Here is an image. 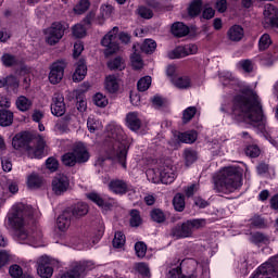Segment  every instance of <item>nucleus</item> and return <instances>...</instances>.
I'll return each mask as SVG.
<instances>
[{
    "label": "nucleus",
    "mask_w": 278,
    "mask_h": 278,
    "mask_svg": "<svg viewBox=\"0 0 278 278\" xmlns=\"http://www.w3.org/2000/svg\"><path fill=\"white\" fill-rule=\"evenodd\" d=\"M108 138L103 142L102 151L104 156L98 159L99 164L105 160L117 162L122 168H127V154L129 153V140L123 127L116 123L106 126Z\"/></svg>",
    "instance_id": "1"
},
{
    "label": "nucleus",
    "mask_w": 278,
    "mask_h": 278,
    "mask_svg": "<svg viewBox=\"0 0 278 278\" xmlns=\"http://www.w3.org/2000/svg\"><path fill=\"white\" fill-rule=\"evenodd\" d=\"M231 114L236 121H244L247 117L252 123H262L264 109L257 92L251 87H247L241 90V93L233 96Z\"/></svg>",
    "instance_id": "2"
},
{
    "label": "nucleus",
    "mask_w": 278,
    "mask_h": 278,
    "mask_svg": "<svg viewBox=\"0 0 278 278\" xmlns=\"http://www.w3.org/2000/svg\"><path fill=\"white\" fill-rule=\"evenodd\" d=\"M243 176L244 169L238 165L224 167L219 174L214 177L215 190L223 194H231L242 188Z\"/></svg>",
    "instance_id": "3"
},
{
    "label": "nucleus",
    "mask_w": 278,
    "mask_h": 278,
    "mask_svg": "<svg viewBox=\"0 0 278 278\" xmlns=\"http://www.w3.org/2000/svg\"><path fill=\"white\" fill-rule=\"evenodd\" d=\"M25 218H34V212L25 208L22 203L13 205L12 211L7 216V226L14 231L20 242H26L31 238L25 229Z\"/></svg>",
    "instance_id": "4"
},
{
    "label": "nucleus",
    "mask_w": 278,
    "mask_h": 278,
    "mask_svg": "<svg viewBox=\"0 0 278 278\" xmlns=\"http://www.w3.org/2000/svg\"><path fill=\"white\" fill-rule=\"evenodd\" d=\"M66 28L61 22H53L51 26L46 30V42L53 47L60 42L61 38H64V31Z\"/></svg>",
    "instance_id": "5"
},
{
    "label": "nucleus",
    "mask_w": 278,
    "mask_h": 278,
    "mask_svg": "<svg viewBox=\"0 0 278 278\" xmlns=\"http://www.w3.org/2000/svg\"><path fill=\"white\" fill-rule=\"evenodd\" d=\"M31 140H34V135L29 131H21L16 134L12 139V147L15 151H21L25 149L28 152H31L34 147H31Z\"/></svg>",
    "instance_id": "6"
},
{
    "label": "nucleus",
    "mask_w": 278,
    "mask_h": 278,
    "mask_svg": "<svg viewBox=\"0 0 278 278\" xmlns=\"http://www.w3.org/2000/svg\"><path fill=\"white\" fill-rule=\"evenodd\" d=\"M109 190L118 197H125L128 192L136 193V188L131 182L123 179H112L109 182Z\"/></svg>",
    "instance_id": "7"
},
{
    "label": "nucleus",
    "mask_w": 278,
    "mask_h": 278,
    "mask_svg": "<svg viewBox=\"0 0 278 278\" xmlns=\"http://www.w3.org/2000/svg\"><path fill=\"white\" fill-rule=\"evenodd\" d=\"M66 68V61L64 60H59L52 63L50 67V73H49V81L50 84H60L62 79H64V71Z\"/></svg>",
    "instance_id": "8"
},
{
    "label": "nucleus",
    "mask_w": 278,
    "mask_h": 278,
    "mask_svg": "<svg viewBox=\"0 0 278 278\" xmlns=\"http://www.w3.org/2000/svg\"><path fill=\"white\" fill-rule=\"evenodd\" d=\"M193 233H194V230L190 229L188 220H186L182 224H176L170 229L169 236L172 238H175L176 240H184L185 238H192Z\"/></svg>",
    "instance_id": "9"
},
{
    "label": "nucleus",
    "mask_w": 278,
    "mask_h": 278,
    "mask_svg": "<svg viewBox=\"0 0 278 278\" xmlns=\"http://www.w3.org/2000/svg\"><path fill=\"white\" fill-rule=\"evenodd\" d=\"M50 110L51 114L58 118L66 114V102H64V96L62 93H54Z\"/></svg>",
    "instance_id": "10"
},
{
    "label": "nucleus",
    "mask_w": 278,
    "mask_h": 278,
    "mask_svg": "<svg viewBox=\"0 0 278 278\" xmlns=\"http://www.w3.org/2000/svg\"><path fill=\"white\" fill-rule=\"evenodd\" d=\"M70 186L71 180L65 175H59L52 180V190L58 197L64 194Z\"/></svg>",
    "instance_id": "11"
},
{
    "label": "nucleus",
    "mask_w": 278,
    "mask_h": 278,
    "mask_svg": "<svg viewBox=\"0 0 278 278\" xmlns=\"http://www.w3.org/2000/svg\"><path fill=\"white\" fill-rule=\"evenodd\" d=\"M114 38H116V36H114L112 33L106 34L102 38L101 45L102 47L106 48L104 51L105 55H114V53H116L118 49H121L118 42L114 41Z\"/></svg>",
    "instance_id": "12"
},
{
    "label": "nucleus",
    "mask_w": 278,
    "mask_h": 278,
    "mask_svg": "<svg viewBox=\"0 0 278 278\" xmlns=\"http://www.w3.org/2000/svg\"><path fill=\"white\" fill-rule=\"evenodd\" d=\"M72 218H81L88 214L90 207L86 202H78L65 208Z\"/></svg>",
    "instance_id": "13"
},
{
    "label": "nucleus",
    "mask_w": 278,
    "mask_h": 278,
    "mask_svg": "<svg viewBox=\"0 0 278 278\" xmlns=\"http://www.w3.org/2000/svg\"><path fill=\"white\" fill-rule=\"evenodd\" d=\"M37 275L41 278H51L53 277V267L49 262V257L42 256L38 263Z\"/></svg>",
    "instance_id": "14"
},
{
    "label": "nucleus",
    "mask_w": 278,
    "mask_h": 278,
    "mask_svg": "<svg viewBox=\"0 0 278 278\" xmlns=\"http://www.w3.org/2000/svg\"><path fill=\"white\" fill-rule=\"evenodd\" d=\"M73 152L77 164H86L90 160V152H88V148L84 143H77L73 148Z\"/></svg>",
    "instance_id": "15"
},
{
    "label": "nucleus",
    "mask_w": 278,
    "mask_h": 278,
    "mask_svg": "<svg viewBox=\"0 0 278 278\" xmlns=\"http://www.w3.org/2000/svg\"><path fill=\"white\" fill-rule=\"evenodd\" d=\"M71 223H73V217L68 213V211L65 208L61 215L56 218V228L59 231H62L63 233L68 231V228L71 227Z\"/></svg>",
    "instance_id": "16"
},
{
    "label": "nucleus",
    "mask_w": 278,
    "mask_h": 278,
    "mask_svg": "<svg viewBox=\"0 0 278 278\" xmlns=\"http://www.w3.org/2000/svg\"><path fill=\"white\" fill-rule=\"evenodd\" d=\"M86 75H88V66H86V61L80 59L77 62V66L72 75V79L75 84H79V81H84V79H86Z\"/></svg>",
    "instance_id": "17"
},
{
    "label": "nucleus",
    "mask_w": 278,
    "mask_h": 278,
    "mask_svg": "<svg viewBox=\"0 0 278 278\" xmlns=\"http://www.w3.org/2000/svg\"><path fill=\"white\" fill-rule=\"evenodd\" d=\"M18 78L14 75H8L0 78V88H5L9 92H16L18 90Z\"/></svg>",
    "instance_id": "18"
},
{
    "label": "nucleus",
    "mask_w": 278,
    "mask_h": 278,
    "mask_svg": "<svg viewBox=\"0 0 278 278\" xmlns=\"http://www.w3.org/2000/svg\"><path fill=\"white\" fill-rule=\"evenodd\" d=\"M126 127H128L130 131H140L142 121L138 117V112H129L126 115Z\"/></svg>",
    "instance_id": "19"
},
{
    "label": "nucleus",
    "mask_w": 278,
    "mask_h": 278,
    "mask_svg": "<svg viewBox=\"0 0 278 278\" xmlns=\"http://www.w3.org/2000/svg\"><path fill=\"white\" fill-rule=\"evenodd\" d=\"M278 9L275 5H268L264 11L267 25L276 27L278 29Z\"/></svg>",
    "instance_id": "20"
},
{
    "label": "nucleus",
    "mask_w": 278,
    "mask_h": 278,
    "mask_svg": "<svg viewBox=\"0 0 278 278\" xmlns=\"http://www.w3.org/2000/svg\"><path fill=\"white\" fill-rule=\"evenodd\" d=\"M104 88L109 94H116L121 90L118 78L114 75H109L104 80Z\"/></svg>",
    "instance_id": "21"
},
{
    "label": "nucleus",
    "mask_w": 278,
    "mask_h": 278,
    "mask_svg": "<svg viewBox=\"0 0 278 278\" xmlns=\"http://www.w3.org/2000/svg\"><path fill=\"white\" fill-rule=\"evenodd\" d=\"M170 31L175 38H186L190 34V27L184 22H175L170 27Z\"/></svg>",
    "instance_id": "22"
},
{
    "label": "nucleus",
    "mask_w": 278,
    "mask_h": 278,
    "mask_svg": "<svg viewBox=\"0 0 278 278\" xmlns=\"http://www.w3.org/2000/svg\"><path fill=\"white\" fill-rule=\"evenodd\" d=\"M227 36L231 42H240V40L244 38V28L238 24H235L228 29Z\"/></svg>",
    "instance_id": "23"
},
{
    "label": "nucleus",
    "mask_w": 278,
    "mask_h": 278,
    "mask_svg": "<svg viewBox=\"0 0 278 278\" xmlns=\"http://www.w3.org/2000/svg\"><path fill=\"white\" fill-rule=\"evenodd\" d=\"M46 147H47V142L45 141V138H42V136H39L35 147H33V149L30 150V153H33L36 160H42V157H45Z\"/></svg>",
    "instance_id": "24"
},
{
    "label": "nucleus",
    "mask_w": 278,
    "mask_h": 278,
    "mask_svg": "<svg viewBox=\"0 0 278 278\" xmlns=\"http://www.w3.org/2000/svg\"><path fill=\"white\" fill-rule=\"evenodd\" d=\"M113 12L114 7H112V4H102L100 8V14L97 17L96 23L98 25H103V23H105V20L112 16Z\"/></svg>",
    "instance_id": "25"
},
{
    "label": "nucleus",
    "mask_w": 278,
    "mask_h": 278,
    "mask_svg": "<svg viewBox=\"0 0 278 278\" xmlns=\"http://www.w3.org/2000/svg\"><path fill=\"white\" fill-rule=\"evenodd\" d=\"M14 123V112L0 109V127H10Z\"/></svg>",
    "instance_id": "26"
},
{
    "label": "nucleus",
    "mask_w": 278,
    "mask_h": 278,
    "mask_svg": "<svg viewBox=\"0 0 278 278\" xmlns=\"http://www.w3.org/2000/svg\"><path fill=\"white\" fill-rule=\"evenodd\" d=\"M203 12V0H193L188 7V15L190 18H197Z\"/></svg>",
    "instance_id": "27"
},
{
    "label": "nucleus",
    "mask_w": 278,
    "mask_h": 278,
    "mask_svg": "<svg viewBox=\"0 0 278 278\" xmlns=\"http://www.w3.org/2000/svg\"><path fill=\"white\" fill-rule=\"evenodd\" d=\"M197 138H199L197 130H188L178 135L179 142L185 144H193V142H197Z\"/></svg>",
    "instance_id": "28"
},
{
    "label": "nucleus",
    "mask_w": 278,
    "mask_h": 278,
    "mask_svg": "<svg viewBox=\"0 0 278 278\" xmlns=\"http://www.w3.org/2000/svg\"><path fill=\"white\" fill-rule=\"evenodd\" d=\"M15 105L20 112H29L34 105V102H31V100L25 96H20L16 99Z\"/></svg>",
    "instance_id": "29"
},
{
    "label": "nucleus",
    "mask_w": 278,
    "mask_h": 278,
    "mask_svg": "<svg viewBox=\"0 0 278 278\" xmlns=\"http://www.w3.org/2000/svg\"><path fill=\"white\" fill-rule=\"evenodd\" d=\"M165 184V186H168V184H173L175 181V174L170 172H166V169L160 172V178H152L153 184Z\"/></svg>",
    "instance_id": "30"
},
{
    "label": "nucleus",
    "mask_w": 278,
    "mask_h": 278,
    "mask_svg": "<svg viewBox=\"0 0 278 278\" xmlns=\"http://www.w3.org/2000/svg\"><path fill=\"white\" fill-rule=\"evenodd\" d=\"M256 62L261 64V66H273L275 64V54L273 52H264L256 56Z\"/></svg>",
    "instance_id": "31"
},
{
    "label": "nucleus",
    "mask_w": 278,
    "mask_h": 278,
    "mask_svg": "<svg viewBox=\"0 0 278 278\" xmlns=\"http://www.w3.org/2000/svg\"><path fill=\"white\" fill-rule=\"evenodd\" d=\"M150 218L152 223L163 225V223H166V213L162 208H152L150 211Z\"/></svg>",
    "instance_id": "32"
},
{
    "label": "nucleus",
    "mask_w": 278,
    "mask_h": 278,
    "mask_svg": "<svg viewBox=\"0 0 278 278\" xmlns=\"http://www.w3.org/2000/svg\"><path fill=\"white\" fill-rule=\"evenodd\" d=\"M86 197L91 203L98 205V207H110V203L105 202V200L101 197V194L97 192L86 193Z\"/></svg>",
    "instance_id": "33"
},
{
    "label": "nucleus",
    "mask_w": 278,
    "mask_h": 278,
    "mask_svg": "<svg viewBox=\"0 0 278 278\" xmlns=\"http://www.w3.org/2000/svg\"><path fill=\"white\" fill-rule=\"evenodd\" d=\"M27 186L30 190H38L42 187V177L36 173L30 174L27 177Z\"/></svg>",
    "instance_id": "34"
},
{
    "label": "nucleus",
    "mask_w": 278,
    "mask_h": 278,
    "mask_svg": "<svg viewBox=\"0 0 278 278\" xmlns=\"http://www.w3.org/2000/svg\"><path fill=\"white\" fill-rule=\"evenodd\" d=\"M184 157L186 166H192L199 160V153L197 150L188 148L184 150Z\"/></svg>",
    "instance_id": "35"
},
{
    "label": "nucleus",
    "mask_w": 278,
    "mask_h": 278,
    "mask_svg": "<svg viewBox=\"0 0 278 278\" xmlns=\"http://www.w3.org/2000/svg\"><path fill=\"white\" fill-rule=\"evenodd\" d=\"M173 84L176 88H179V90H188V88L192 86V80L188 76H179L173 79Z\"/></svg>",
    "instance_id": "36"
},
{
    "label": "nucleus",
    "mask_w": 278,
    "mask_h": 278,
    "mask_svg": "<svg viewBox=\"0 0 278 278\" xmlns=\"http://www.w3.org/2000/svg\"><path fill=\"white\" fill-rule=\"evenodd\" d=\"M129 226L138 228L142 225V216L140 215V211L138 208H132L129 211Z\"/></svg>",
    "instance_id": "37"
},
{
    "label": "nucleus",
    "mask_w": 278,
    "mask_h": 278,
    "mask_svg": "<svg viewBox=\"0 0 278 278\" xmlns=\"http://www.w3.org/2000/svg\"><path fill=\"white\" fill-rule=\"evenodd\" d=\"M76 108L78 112H86L88 110V102H86V94L81 91H76Z\"/></svg>",
    "instance_id": "38"
},
{
    "label": "nucleus",
    "mask_w": 278,
    "mask_h": 278,
    "mask_svg": "<svg viewBox=\"0 0 278 278\" xmlns=\"http://www.w3.org/2000/svg\"><path fill=\"white\" fill-rule=\"evenodd\" d=\"M1 62L5 66V68H12V66H18V59H16V55H13L11 53L2 54Z\"/></svg>",
    "instance_id": "39"
},
{
    "label": "nucleus",
    "mask_w": 278,
    "mask_h": 278,
    "mask_svg": "<svg viewBox=\"0 0 278 278\" xmlns=\"http://www.w3.org/2000/svg\"><path fill=\"white\" fill-rule=\"evenodd\" d=\"M273 45V39L268 33L263 34L258 39V51H266Z\"/></svg>",
    "instance_id": "40"
},
{
    "label": "nucleus",
    "mask_w": 278,
    "mask_h": 278,
    "mask_svg": "<svg viewBox=\"0 0 278 278\" xmlns=\"http://www.w3.org/2000/svg\"><path fill=\"white\" fill-rule=\"evenodd\" d=\"M173 205L176 212H184L186 210V198L181 193H177L173 199Z\"/></svg>",
    "instance_id": "41"
},
{
    "label": "nucleus",
    "mask_w": 278,
    "mask_h": 278,
    "mask_svg": "<svg viewBox=\"0 0 278 278\" xmlns=\"http://www.w3.org/2000/svg\"><path fill=\"white\" fill-rule=\"evenodd\" d=\"M169 60H181V58H188L184 46H178L168 53Z\"/></svg>",
    "instance_id": "42"
},
{
    "label": "nucleus",
    "mask_w": 278,
    "mask_h": 278,
    "mask_svg": "<svg viewBox=\"0 0 278 278\" xmlns=\"http://www.w3.org/2000/svg\"><path fill=\"white\" fill-rule=\"evenodd\" d=\"M72 118L73 117L70 114L61 117L56 123V129H59V131H68Z\"/></svg>",
    "instance_id": "43"
},
{
    "label": "nucleus",
    "mask_w": 278,
    "mask_h": 278,
    "mask_svg": "<svg viewBox=\"0 0 278 278\" xmlns=\"http://www.w3.org/2000/svg\"><path fill=\"white\" fill-rule=\"evenodd\" d=\"M197 116V106H189L182 111V123L188 125Z\"/></svg>",
    "instance_id": "44"
},
{
    "label": "nucleus",
    "mask_w": 278,
    "mask_h": 278,
    "mask_svg": "<svg viewBox=\"0 0 278 278\" xmlns=\"http://www.w3.org/2000/svg\"><path fill=\"white\" fill-rule=\"evenodd\" d=\"M125 242H126L125 233H123V231H116L114 239L112 241L113 248L123 249V247H125Z\"/></svg>",
    "instance_id": "45"
},
{
    "label": "nucleus",
    "mask_w": 278,
    "mask_h": 278,
    "mask_svg": "<svg viewBox=\"0 0 278 278\" xmlns=\"http://www.w3.org/2000/svg\"><path fill=\"white\" fill-rule=\"evenodd\" d=\"M151 76H144L142 78H140L137 83V90L139 92H147V90H149V88H151Z\"/></svg>",
    "instance_id": "46"
},
{
    "label": "nucleus",
    "mask_w": 278,
    "mask_h": 278,
    "mask_svg": "<svg viewBox=\"0 0 278 278\" xmlns=\"http://www.w3.org/2000/svg\"><path fill=\"white\" fill-rule=\"evenodd\" d=\"M253 244H270V239L268 236L262 232H255L251 236Z\"/></svg>",
    "instance_id": "47"
},
{
    "label": "nucleus",
    "mask_w": 278,
    "mask_h": 278,
    "mask_svg": "<svg viewBox=\"0 0 278 278\" xmlns=\"http://www.w3.org/2000/svg\"><path fill=\"white\" fill-rule=\"evenodd\" d=\"M108 68H110V71H124L125 65H123V58L116 56L109 61Z\"/></svg>",
    "instance_id": "48"
},
{
    "label": "nucleus",
    "mask_w": 278,
    "mask_h": 278,
    "mask_svg": "<svg viewBox=\"0 0 278 278\" xmlns=\"http://www.w3.org/2000/svg\"><path fill=\"white\" fill-rule=\"evenodd\" d=\"M150 102L152 104V106L155 110H162V108L166 106V98L160 96V94H155L150 99Z\"/></svg>",
    "instance_id": "49"
},
{
    "label": "nucleus",
    "mask_w": 278,
    "mask_h": 278,
    "mask_svg": "<svg viewBox=\"0 0 278 278\" xmlns=\"http://www.w3.org/2000/svg\"><path fill=\"white\" fill-rule=\"evenodd\" d=\"M62 163L64 164V166H70L71 168L75 166L77 164V159L75 156V153L72 151L63 154Z\"/></svg>",
    "instance_id": "50"
},
{
    "label": "nucleus",
    "mask_w": 278,
    "mask_h": 278,
    "mask_svg": "<svg viewBox=\"0 0 278 278\" xmlns=\"http://www.w3.org/2000/svg\"><path fill=\"white\" fill-rule=\"evenodd\" d=\"M189 225V229L193 231V229H203L205 225H207V222L203 218H194V219H189L187 220Z\"/></svg>",
    "instance_id": "51"
},
{
    "label": "nucleus",
    "mask_w": 278,
    "mask_h": 278,
    "mask_svg": "<svg viewBox=\"0 0 278 278\" xmlns=\"http://www.w3.org/2000/svg\"><path fill=\"white\" fill-rule=\"evenodd\" d=\"M244 153L245 155H248V157H260V154L262 153V151L260 150V147L255 146V144H250L247 146V148L244 149Z\"/></svg>",
    "instance_id": "52"
},
{
    "label": "nucleus",
    "mask_w": 278,
    "mask_h": 278,
    "mask_svg": "<svg viewBox=\"0 0 278 278\" xmlns=\"http://www.w3.org/2000/svg\"><path fill=\"white\" fill-rule=\"evenodd\" d=\"M93 103L97 108H106L108 106V98L103 96V93L98 92L93 96Z\"/></svg>",
    "instance_id": "53"
},
{
    "label": "nucleus",
    "mask_w": 278,
    "mask_h": 278,
    "mask_svg": "<svg viewBox=\"0 0 278 278\" xmlns=\"http://www.w3.org/2000/svg\"><path fill=\"white\" fill-rule=\"evenodd\" d=\"M155 49H157V43L153 39H146L142 45V51L144 53H154Z\"/></svg>",
    "instance_id": "54"
},
{
    "label": "nucleus",
    "mask_w": 278,
    "mask_h": 278,
    "mask_svg": "<svg viewBox=\"0 0 278 278\" xmlns=\"http://www.w3.org/2000/svg\"><path fill=\"white\" fill-rule=\"evenodd\" d=\"M90 9V0H79L78 4L74 8L76 14H84Z\"/></svg>",
    "instance_id": "55"
},
{
    "label": "nucleus",
    "mask_w": 278,
    "mask_h": 278,
    "mask_svg": "<svg viewBox=\"0 0 278 278\" xmlns=\"http://www.w3.org/2000/svg\"><path fill=\"white\" fill-rule=\"evenodd\" d=\"M135 251H136L137 257H140V258L144 257L147 255V243L142 241L136 242Z\"/></svg>",
    "instance_id": "56"
},
{
    "label": "nucleus",
    "mask_w": 278,
    "mask_h": 278,
    "mask_svg": "<svg viewBox=\"0 0 278 278\" xmlns=\"http://www.w3.org/2000/svg\"><path fill=\"white\" fill-rule=\"evenodd\" d=\"M46 167L51 173H55V170H58V168H60V162H58V159L50 156L46 160Z\"/></svg>",
    "instance_id": "57"
},
{
    "label": "nucleus",
    "mask_w": 278,
    "mask_h": 278,
    "mask_svg": "<svg viewBox=\"0 0 278 278\" xmlns=\"http://www.w3.org/2000/svg\"><path fill=\"white\" fill-rule=\"evenodd\" d=\"M148 8H152L154 12H164V4L160 0H146Z\"/></svg>",
    "instance_id": "58"
},
{
    "label": "nucleus",
    "mask_w": 278,
    "mask_h": 278,
    "mask_svg": "<svg viewBox=\"0 0 278 278\" xmlns=\"http://www.w3.org/2000/svg\"><path fill=\"white\" fill-rule=\"evenodd\" d=\"M9 275L12 278H21L23 274V267H21L18 264L11 265L9 268Z\"/></svg>",
    "instance_id": "59"
},
{
    "label": "nucleus",
    "mask_w": 278,
    "mask_h": 278,
    "mask_svg": "<svg viewBox=\"0 0 278 278\" xmlns=\"http://www.w3.org/2000/svg\"><path fill=\"white\" fill-rule=\"evenodd\" d=\"M137 12L141 18H146L147 21L153 16V11L144 5L139 7Z\"/></svg>",
    "instance_id": "60"
},
{
    "label": "nucleus",
    "mask_w": 278,
    "mask_h": 278,
    "mask_svg": "<svg viewBox=\"0 0 278 278\" xmlns=\"http://www.w3.org/2000/svg\"><path fill=\"white\" fill-rule=\"evenodd\" d=\"M72 34L75 36V38H85L86 28L81 24H76L72 28Z\"/></svg>",
    "instance_id": "61"
},
{
    "label": "nucleus",
    "mask_w": 278,
    "mask_h": 278,
    "mask_svg": "<svg viewBox=\"0 0 278 278\" xmlns=\"http://www.w3.org/2000/svg\"><path fill=\"white\" fill-rule=\"evenodd\" d=\"M251 227H255L256 229H262L265 227L266 223L264 222V218L260 215H255L250 219Z\"/></svg>",
    "instance_id": "62"
},
{
    "label": "nucleus",
    "mask_w": 278,
    "mask_h": 278,
    "mask_svg": "<svg viewBox=\"0 0 278 278\" xmlns=\"http://www.w3.org/2000/svg\"><path fill=\"white\" fill-rule=\"evenodd\" d=\"M193 203L195 207H199V210H205V207H210V202L201 197H195L193 199Z\"/></svg>",
    "instance_id": "63"
},
{
    "label": "nucleus",
    "mask_w": 278,
    "mask_h": 278,
    "mask_svg": "<svg viewBox=\"0 0 278 278\" xmlns=\"http://www.w3.org/2000/svg\"><path fill=\"white\" fill-rule=\"evenodd\" d=\"M71 271L77 277H81L86 273V264H77Z\"/></svg>",
    "instance_id": "64"
}]
</instances>
